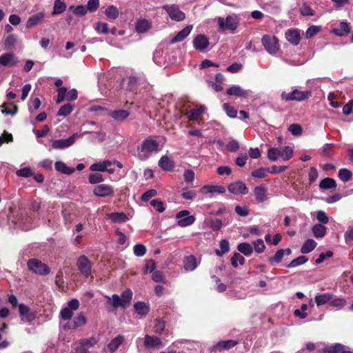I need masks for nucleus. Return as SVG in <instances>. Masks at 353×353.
<instances>
[{
	"mask_svg": "<svg viewBox=\"0 0 353 353\" xmlns=\"http://www.w3.org/2000/svg\"><path fill=\"white\" fill-rule=\"evenodd\" d=\"M201 191L205 194L214 192L223 194L225 192V189L223 186L221 185H204Z\"/></svg>",
	"mask_w": 353,
	"mask_h": 353,
	"instance_id": "c756f323",
	"label": "nucleus"
},
{
	"mask_svg": "<svg viewBox=\"0 0 353 353\" xmlns=\"http://www.w3.org/2000/svg\"><path fill=\"white\" fill-rule=\"evenodd\" d=\"M159 165L165 171H172L174 168V162L169 156H162L159 161Z\"/></svg>",
	"mask_w": 353,
	"mask_h": 353,
	"instance_id": "a211bd4d",
	"label": "nucleus"
},
{
	"mask_svg": "<svg viewBox=\"0 0 353 353\" xmlns=\"http://www.w3.org/2000/svg\"><path fill=\"white\" fill-rule=\"evenodd\" d=\"M34 172L30 167H25V168H21L16 172V174L18 176L26 177V178L32 176L34 175Z\"/></svg>",
	"mask_w": 353,
	"mask_h": 353,
	"instance_id": "09e8293b",
	"label": "nucleus"
},
{
	"mask_svg": "<svg viewBox=\"0 0 353 353\" xmlns=\"http://www.w3.org/2000/svg\"><path fill=\"white\" fill-rule=\"evenodd\" d=\"M124 341V336L119 335L117 337L112 339L110 343L108 345V348L111 353H114L117 349L123 343Z\"/></svg>",
	"mask_w": 353,
	"mask_h": 353,
	"instance_id": "cd10ccee",
	"label": "nucleus"
},
{
	"mask_svg": "<svg viewBox=\"0 0 353 353\" xmlns=\"http://www.w3.org/2000/svg\"><path fill=\"white\" fill-rule=\"evenodd\" d=\"M44 17L45 14L42 12H38L36 14L30 17L26 22V28H31L33 26L39 24L43 21Z\"/></svg>",
	"mask_w": 353,
	"mask_h": 353,
	"instance_id": "5701e85b",
	"label": "nucleus"
},
{
	"mask_svg": "<svg viewBox=\"0 0 353 353\" xmlns=\"http://www.w3.org/2000/svg\"><path fill=\"white\" fill-rule=\"evenodd\" d=\"M134 254L137 256H142L146 252L145 247L142 244H137L134 246Z\"/></svg>",
	"mask_w": 353,
	"mask_h": 353,
	"instance_id": "774afa93",
	"label": "nucleus"
},
{
	"mask_svg": "<svg viewBox=\"0 0 353 353\" xmlns=\"http://www.w3.org/2000/svg\"><path fill=\"white\" fill-rule=\"evenodd\" d=\"M299 12L303 16H313L314 12L313 10L307 4L303 3L299 8Z\"/></svg>",
	"mask_w": 353,
	"mask_h": 353,
	"instance_id": "bf43d9fd",
	"label": "nucleus"
},
{
	"mask_svg": "<svg viewBox=\"0 0 353 353\" xmlns=\"http://www.w3.org/2000/svg\"><path fill=\"white\" fill-rule=\"evenodd\" d=\"M227 94L230 96H236L239 97L247 98L248 97V93L247 91L243 90L239 85H233L229 88L227 91Z\"/></svg>",
	"mask_w": 353,
	"mask_h": 353,
	"instance_id": "4be33fe9",
	"label": "nucleus"
},
{
	"mask_svg": "<svg viewBox=\"0 0 353 353\" xmlns=\"http://www.w3.org/2000/svg\"><path fill=\"white\" fill-rule=\"evenodd\" d=\"M73 327H81L86 324L87 320L82 312H81L76 318L74 319Z\"/></svg>",
	"mask_w": 353,
	"mask_h": 353,
	"instance_id": "3c124183",
	"label": "nucleus"
},
{
	"mask_svg": "<svg viewBox=\"0 0 353 353\" xmlns=\"http://www.w3.org/2000/svg\"><path fill=\"white\" fill-rule=\"evenodd\" d=\"M223 110L225 111L227 115L230 118H236L237 116V110L232 106L228 103L223 105Z\"/></svg>",
	"mask_w": 353,
	"mask_h": 353,
	"instance_id": "864d4df0",
	"label": "nucleus"
},
{
	"mask_svg": "<svg viewBox=\"0 0 353 353\" xmlns=\"http://www.w3.org/2000/svg\"><path fill=\"white\" fill-rule=\"evenodd\" d=\"M347 303V301L344 298L337 297L332 294V299L330 305L332 307L342 308Z\"/></svg>",
	"mask_w": 353,
	"mask_h": 353,
	"instance_id": "ea45409f",
	"label": "nucleus"
},
{
	"mask_svg": "<svg viewBox=\"0 0 353 353\" xmlns=\"http://www.w3.org/2000/svg\"><path fill=\"white\" fill-rule=\"evenodd\" d=\"M238 250L243 254L244 255L248 256H250L253 252V248L250 244L248 243H241L238 245Z\"/></svg>",
	"mask_w": 353,
	"mask_h": 353,
	"instance_id": "a19ab883",
	"label": "nucleus"
},
{
	"mask_svg": "<svg viewBox=\"0 0 353 353\" xmlns=\"http://www.w3.org/2000/svg\"><path fill=\"white\" fill-rule=\"evenodd\" d=\"M326 228L321 224H316L312 228V232L315 238H323L326 233Z\"/></svg>",
	"mask_w": 353,
	"mask_h": 353,
	"instance_id": "f704fd0d",
	"label": "nucleus"
},
{
	"mask_svg": "<svg viewBox=\"0 0 353 353\" xmlns=\"http://www.w3.org/2000/svg\"><path fill=\"white\" fill-rule=\"evenodd\" d=\"M141 78L135 76H130L128 79V88L133 90L138 84L141 83Z\"/></svg>",
	"mask_w": 353,
	"mask_h": 353,
	"instance_id": "0e129e2a",
	"label": "nucleus"
},
{
	"mask_svg": "<svg viewBox=\"0 0 353 353\" xmlns=\"http://www.w3.org/2000/svg\"><path fill=\"white\" fill-rule=\"evenodd\" d=\"M343 350L344 346L341 343H336L325 348V352L327 353H341Z\"/></svg>",
	"mask_w": 353,
	"mask_h": 353,
	"instance_id": "603ef678",
	"label": "nucleus"
},
{
	"mask_svg": "<svg viewBox=\"0 0 353 353\" xmlns=\"http://www.w3.org/2000/svg\"><path fill=\"white\" fill-rule=\"evenodd\" d=\"M18 307L19 315L22 321L29 323L36 318L35 313L30 312L29 307L27 305L21 303L18 305Z\"/></svg>",
	"mask_w": 353,
	"mask_h": 353,
	"instance_id": "9d476101",
	"label": "nucleus"
},
{
	"mask_svg": "<svg viewBox=\"0 0 353 353\" xmlns=\"http://www.w3.org/2000/svg\"><path fill=\"white\" fill-rule=\"evenodd\" d=\"M194 48L196 50L203 51L209 46V41L205 34H198L193 40Z\"/></svg>",
	"mask_w": 353,
	"mask_h": 353,
	"instance_id": "4468645a",
	"label": "nucleus"
},
{
	"mask_svg": "<svg viewBox=\"0 0 353 353\" xmlns=\"http://www.w3.org/2000/svg\"><path fill=\"white\" fill-rule=\"evenodd\" d=\"M336 187V183L335 180L332 178H329V177L325 178L319 183V188L321 189L328 190V189L335 188Z\"/></svg>",
	"mask_w": 353,
	"mask_h": 353,
	"instance_id": "c9c22d12",
	"label": "nucleus"
},
{
	"mask_svg": "<svg viewBox=\"0 0 353 353\" xmlns=\"http://www.w3.org/2000/svg\"><path fill=\"white\" fill-rule=\"evenodd\" d=\"M77 267L78 270L85 277L89 276L92 273L91 262L85 255H81L77 259Z\"/></svg>",
	"mask_w": 353,
	"mask_h": 353,
	"instance_id": "0eeeda50",
	"label": "nucleus"
},
{
	"mask_svg": "<svg viewBox=\"0 0 353 353\" xmlns=\"http://www.w3.org/2000/svg\"><path fill=\"white\" fill-rule=\"evenodd\" d=\"M73 107L71 104L67 103L62 105L57 113V116L59 117H67L72 111Z\"/></svg>",
	"mask_w": 353,
	"mask_h": 353,
	"instance_id": "49530a36",
	"label": "nucleus"
},
{
	"mask_svg": "<svg viewBox=\"0 0 353 353\" xmlns=\"http://www.w3.org/2000/svg\"><path fill=\"white\" fill-rule=\"evenodd\" d=\"M254 194L259 203H263L267 199L266 189L263 186L255 187Z\"/></svg>",
	"mask_w": 353,
	"mask_h": 353,
	"instance_id": "c85d7f7f",
	"label": "nucleus"
},
{
	"mask_svg": "<svg viewBox=\"0 0 353 353\" xmlns=\"http://www.w3.org/2000/svg\"><path fill=\"white\" fill-rule=\"evenodd\" d=\"M316 243L311 239H307L301 248V252L303 254H307L312 252L316 247Z\"/></svg>",
	"mask_w": 353,
	"mask_h": 353,
	"instance_id": "58836bf2",
	"label": "nucleus"
},
{
	"mask_svg": "<svg viewBox=\"0 0 353 353\" xmlns=\"http://www.w3.org/2000/svg\"><path fill=\"white\" fill-rule=\"evenodd\" d=\"M108 115L111 117L114 121L117 122H121L130 115V112L124 110H118L109 111Z\"/></svg>",
	"mask_w": 353,
	"mask_h": 353,
	"instance_id": "6ab92c4d",
	"label": "nucleus"
},
{
	"mask_svg": "<svg viewBox=\"0 0 353 353\" xmlns=\"http://www.w3.org/2000/svg\"><path fill=\"white\" fill-rule=\"evenodd\" d=\"M162 344L161 339L155 336H145L144 345L148 348L158 347Z\"/></svg>",
	"mask_w": 353,
	"mask_h": 353,
	"instance_id": "aec40b11",
	"label": "nucleus"
},
{
	"mask_svg": "<svg viewBox=\"0 0 353 353\" xmlns=\"http://www.w3.org/2000/svg\"><path fill=\"white\" fill-rule=\"evenodd\" d=\"M54 166L57 171L65 174L70 175L72 174L75 170L74 168L67 166L64 163L61 161H57L54 164Z\"/></svg>",
	"mask_w": 353,
	"mask_h": 353,
	"instance_id": "7c9ffc66",
	"label": "nucleus"
},
{
	"mask_svg": "<svg viewBox=\"0 0 353 353\" xmlns=\"http://www.w3.org/2000/svg\"><path fill=\"white\" fill-rule=\"evenodd\" d=\"M351 31L350 27L346 22H341L339 26L337 28H334L332 32L335 35L339 37H343L349 34Z\"/></svg>",
	"mask_w": 353,
	"mask_h": 353,
	"instance_id": "b1692460",
	"label": "nucleus"
},
{
	"mask_svg": "<svg viewBox=\"0 0 353 353\" xmlns=\"http://www.w3.org/2000/svg\"><path fill=\"white\" fill-rule=\"evenodd\" d=\"M162 8L167 12L170 19L176 21H181L185 19V14L180 10L179 6L176 4L163 5Z\"/></svg>",
	"mask_w": 353,
	"mask_h": 353,
	"instance_id": "39448f33",
	"label": "nucleus"
},
{
	"mask_svg": "<svg viewBox=\"0 0 353 353\" xmlns=\"http://www.w3.org/2000/svg\"><path fill=\"white\" fill-rule=\"evenodd\" d=\"M112 163L113 162L110 160L97 162L90 165V170L93 172H105L107 167L112 166Z\"/></svg>",
	"mask_w": 353,
	"mask_h": 353,
	"instance_id": "412c9836",
	"label": "nucleus"
},
{
	"mask_svg": "<svg viewBox=\"0 0 353 353\" xmlns=\"http://www.w3.org/2000/svg\"><path fill=\"white\" fill-rule=\"evenodd\" d=\"M150 23L146 19H141L137 22L136 30L139 33L145 32L150 28Z\"/></svg>",
	"mask_w": 353,
	"mask_h": 353,
	"instance_id": "4c0bfd02",
	"label": "nucleus"
},
{
	"mask_svg": "<svg viewBox=\"0 0 353 353\" xmlns=\"http://www.w3.org/2000/svg\"><path fill=\"white\" fill-rule=\"evenodd\" d=\"M77 134H73L68 139L54 140L52 142V147L56 149H63L72 145L76 140Z\"/></svg>",
	"mask_w": 353,
	"mask_h": 353,
	"instance_id": "ddd939ff",
	"label": "nucleus"
},
{
	"mask_svg": "<svg viewBox=\"0 0 353 353\" xmlns=\"http://www.w3.org/2000/svg\"><path fill=\"white\" fill-rule=\"evenodd\" d=\"M135 312L140 316H146L150 312V306L148 304L143 301L137 302L134 305Z\"/></svg>",
	"mask_w": 353,
	"mask_h": 353,
	"instance_id": "393cba45",
	"label": "nucleus"
},
{
	"mask_svg": "<svg viewBox=\"0 0 353 353\" xmlns=\"http://www.w3.org/2000/svg\"><path fill=\"white\" fill-rule=\"evenodd\" d=\"M188 210H181L176 214V217L179 219L177 223L179 226H189L194 222V216H191Z\"/></svg>",
	"mask_w": 353,
	"mask_h": 353,
	"instance_id": "1a4fd4ad",
	"label": "nucleus"
},
{
	"mask_svg": "<svg viewBox=\"0 0 353 353\" xmlns=\"http://www.w3.org/2000/svg\"><path fill=\"white\" fill-rule=\"evenodd\" d=\"M114 190L110 185L101 184L94 187L93 194L99 197H105L112 195Z\"/></svg>",
	"mask_w": 353,
	"mask_h": 353,
	"instance_id": "9b49d317",
	"label": "nucleus"
},
{
	"mask_svg": "<svg viewBox=\"0 0 353 353\" xmlns=\"http://www.w3.org/2000/svg\"><path fill=\"white\" fill-rule=\"evenodd\" d=\"M99 7V0H89L86 8L90 12H95Z\"/></svg>",
	"mask_w": 353,
	"mask_h": 353,
	"instance_id": "338daca9",
	"label": "nucleus"
},
{
	"mask_svg": "<svg viewBox=\"0 0 353 353\" xmlns=\"http://www.w3.org/2000/svg\"><path fill=\"white\" fill-rule=\"evenodd\" d=\"M88 180L91 184H97L104 181L101 174H91L89 175Z\"/></svg>",
	"mask_w": 353,
	"mask_h": 353,
	"instance_id": "052dcab7",
	"label": "nucleus"
},
{
	"mask_svg": "<svg viewBox=\"0 0 353 353\" xmlns=\"http://www.w3.org/2000/svg\"><path fill=\"white\" fill-rule=\"evenodd\" d=\"M338 176L343 182L345 183L352 179V173L346 168H342L339 170Z\"/></svg>",
	"mask_w": 353,
	"mask_h": 353,
	"instance_id": "c03bdc74",
	"label": "nucleus"
},
{
	"mask_svg": "<svg viewBox=\"0 0 353 353\" xmlns=\"http://www.w3.org/2000/svg\"><path fill=\"white\" fill-rule=\"evenodd\" d=\"M17 63L18 59L13 53H5L0 56V65L5 67H12Z\"/></svg>",
	"mask_w": 353,
	"mask_h": 353,
	"instance_id": "2eb2a0df",
	"label": "nucleus"
},
{
	"mask_svg": "<svg viewBox=\"0 0 353 353\" xmlns=\"http://www.w3.org/2000/svg\"><path fill=\"white\" fill-rule=\"evenodd\" d=\"M85 348L89 350L90 347H93L97 344V340L94 337H90L89 339H84L80 342Z\"/></svg>",
	"mask_w": 353,
	"mask_h": 353,
	"instance_id": "e2e57ef3",
	"label": "nucleus"
},
{
	"mask_svg": "<svg viewBox=\"0 0 353 353\" xmlns=\"http://www.w3.org/2000/svg\"><path fill=\"white\" fill-rule=\"evenodd\" d=\"M221 250H216V254L218 256H222L223 254L226 253L229 251V242L227 240H222L220 242Z\"/></svg>",
	"mask_w": 353,
	"mask_h": 353,
	"instance_id": "13d9d810",
	"label": "nucleus"
},
{
	"mask_svg": "<svg viewBox=\"0 0 353 353\" xmlns=\"http://www.w3.org/2000/svg\"><path fill=\"white\" fill-rule=\"evenodd\" d=\"M231 263L234 268H236L238 263L240 265H243L245 263V258L239 253H234L231 259Z\"/></svg>",
	"mask_w": 353,
	"mask_h": 353,
	"instance_id": "5fc2aeb1",
	"label": "nucleus"
},
{
	"mask_svg": "<svg viewBox=\"0 0 353 353\" xmlns=\"http://www.w3.org/2000/svg\"><path fill=\"white\" fill-rule=\"evenodd\" d=\"M332 299V293H324V294H318L314 297V302L318 306L330 303V301Z\"/></svg>",
	"mask_w": 353,
	"mask_h": 353,
	"instance_id": "bb28decb",
	"label": "nucleus"
},
{
	"mask_svg": "<svg viewBox=\"0 0 353 353\" xmlns=\"http://www.w3.org/2000/svg\"><path fill=\"white\" fill-rule=\"evenodd\" d=\"M105 14L109 19H116L119 17V10L114 6L111 5L107 7Z\"/></svg>",
	"mask_w": 353,
	"mask_h": 353,
	"instance_id": "37998d69",
	"label": "nucleus"
},
{
	"mask_svg": "<svg viewBox=\"0 0 353 353\" xmlns=\"http://www.w3.org/2000/svg\"><path fill=\"white\" fill-rule=\"evenodd\" d=\"M69 10H72L74 14L80 17L84 16L88 12L86 6L83 5L78 6L77 7L72 6L69 8Z\"/></svg>",
	"mask_w": 353,
	"mask_h": 353,
	"instance_id": "8fccbe9b",
	"label": "nucleus"
},
{
	"mask_svg": "<svg viewBox=\"0 0 353 353\" xmlns=\"http://www.w3.org/2000/svg\"><path fill=\"white\" fill-rule=\"evenodd\" d=\"M197 266L196 259L192 255L187 256L184 260V268L186 270L192 271Z\"/></svg>",
	"mask_w": 353,
	"mask_h": 353,
	"instance_id": "473e14b6",
	"label": "nucleus"
},
{
	"mask_svg": "<svg viewBox=\"0 0 353 353\" xmlns=\"http://www.w3.org/2000/svg\"><path fill=\"white\" fill-rule=\"evenodd\" d=\"M311 96L310 91H301L298 89H294L292 92L287 93L283 92L281 93V99L284 101H303L308 99Z\"/></svg>",
	"mask_w": 353,
	"mask_h": 353,
	"instance_id": "20e7f679",
	"label": "nucleus"
},
{
	"mask_svg": "<svg viewBox=\"0 0 353 353\" xmlns=\"http://www.w3.org/2000/svg\"><path fill=\"white\" fill-rule=\"evenodd\" d=\"M73 316V312L68 307L62 309L60 312V317L65 321L70 320Z\"/></svg>",
	"mask_w": 353,
	"mask_h": 353,
	"instance_id": "69168bd1",
	"label": "nucleus"
},
{
	"mask_svg": "<svg viewBox=\"0 0 353 353\" xmlns=\"http://www.w3.org/2000/svg\"><path fill=\"white\" fill-rule=\"evenodd\" d=\"M240 19L235 14L228 15L225 19L221 17L217 18L218 26L221 31L230 30L231 32L234 33L236 31Z\"/></svg>",
	"mask_w": 353,
	"mask_h": 353,
	"instance_id": "7ed1b4c3",
	"label": "nucleus"
},
{
	"mask_svg": "<svg viewBox=\"0 0 353 353\" xmlns=\"http://www.w3.org/2000/svg\"><path fill=\"white\" fill-rule=\"evenodd\" d=\"M192 28V25H188L185 27L170 41V43L173 44L183 41L190 34Z\"/></svg>",
	"mask_w": 353,
	"mask_h": 353,
	"instance_id": "dca6fc26",
	"label": "nucleus"
},
{
	"mask_svg": "<svg viewBox=\"0 0 353 353\" xmlns=\"http://www.w3.org/2000/svg\"><path fill=\"white\" fill-rule=\"evenodd\" d=\"M237 344V342L234 340L221 341H219L216 345L214 346L215 350H228Z\"/></svg>",
	"mask_w": 353,
	"mask_h": 353,
	"instance_id": "2f4dec72",
	"label": "nucleus"
},
{
	"mask_svg": "<svg viewBox=\"0 0 353 353\" xmlns=\"http://www.w3.org/2000/svg\"><path fill=\"white\" fill-rule=\"evenodd\" d=\"M288 130L294 136H299L303 132V129L299 124L292 123L289 128Z\"/></svg>",
	"mask_w": 353,
	"mask_h": 353,
	"instance_id": "6e6d98bb",
	"label": "nucleus"
},
{
	"mask_svg": "<svg viewBox=\"0 0 353 353\" xmlns=\"http://www.w3.org/2000/svg\"><path fill=\"white\" fill-rule=\"evenodd\" d=\"M226 150L230 152H236L239 149V144L237 141L232 140L225 145Z\"/></svg>",
	"mask_w": 353,
	"mask_h": 353,
	"instance_id": "4d7b16f0",
	"label": "nucleus"
},
{
	"mask_svg": "<svg viewBox=\"0 0 353 353\" xmlns=\"http://www.w3.org/2000/svg\"><path fill=\"white\" fill-rule=\"evenodd\" d=\"M108 218L114 223H124L128 220L126 214L123 212H113L109 214Z\"/></svg>",
	"mask_w": 353,
	"mask_h": 353,
	"instance_id": "72a5a7b5",
	"label": "nucleus"
},
{
	"mask_svg": "<svg viewBox=\"0 0 353 353\" xmlns=\"http://www.w3.org/2000/svg\"><path fill=\"white\" fill-rule=\"evenodd\" d=\"M66 9L65 3L61 0H55L52 14H59L63 13Z\"/></svg>",
	"mask_w": 353,
	"mask_h": 353,
	"instance_id": "79ce46f5",
	"label": "nucleus"
},
{
	"mask_svg": "<svg viewBox=\"0 0 353 353\" xmlns=\"http://www.w3.org/2000/svg\"><path fill=\"white\" fill-rule=\"evenodd\" d=\"M286 39L292 45L297 46L301 40L299 32L296 29H290L285 32Z\"/></svg>",
	"mask_w": 353,
	"mask_h": 353,
	"instance_id": "f3484780",
	"label": "nucleus"
},
{
	"mask_svg": "<svg viewBox=\"0 0 353 353\" xmlns=\"http://www.w3.org/2000/svg\"><path fill=\"white\" fill-rule=\"evenodd\" d=\"M133 293L130 289H126L124 290L121 296L118 294H113L112 296L105 295V298L107 299V305L110 306V308L108 307L109 312H114L118 308L125 309L131 303L132 300Z\"/></svg>",
	"mask_w": 353,
	"mask_h": 353,
	"instance_id": "f257e3e1",
	"label": "nucleus"
},
{
	"mask_svg": "<svg viewBox=\"0 0 353 353\" xmlns=\"http://www.w3.org/2000/svg\"><path fill=\"white\" fill-rule=\"evenodd\" d=\"M283 256H284V250L280 249V250H277V252L275 253V254L273 256H272L269 259V261L270 263H273V262L279 263L281 261Z\"/></svg>",
	"mask_w": 353,
	"mask_h": 353,
	"instance_id": "680f3d73",
	"label": "nucleus"
},
{
	"mask_svg": "<svg viewBox=\"0 0 353 353\" xmlns=\"http://www.w3.org/2000/svg\"><path fill=\"white\" fill-rule=\"evenodd\" d=\"M308 259L305 256H300L296 259H293L289 264L286 265L288 268L297 267L300 265L304 264L307 261Z\"/></svg>",
	"mask_w": 353,
	"mask_h": 353,
	"instance_id": "de8ad7c7",
	"label": "nucleus"
},
{
	"mask_svg": "<svg viewBox=\"0 0 353 353\" xmlns=\"http://www.w3.org/2000/svg\"><path fill=\"white\" fill-rule=\"evenodd\" d=\"M165 143L163 137L148 138L145 139L141 148V152L146 153H157L161 150Z\"/></svg>",
	"mask_w": 353,
	"mask_h": 353,
	"instance_id": "f03ea898",
	"label": "nucleus"
},
{
	"mask_svg": "<svg viewBox=\"0 0 353 353\" xmlns=\"http://www.w3.org/2000/svg\"><path fill=\"white\" fill-rule=\"evenodd\" d=\"M2 113L6 115L11 114L14 115L17 113L18 108L17 105L10 103H3L1 105Z\"/></svg>",
	"mask_w": 353,
	"mask_h": 353,
	"instance_id": "e433bc0d",
	"label": "nucleus"
},
{
	"mask_svg": "<svg viewBox=\"0 0 353 353\" xmlns=\"http://www.w3.org/2000/svg\"><path fill=\"white\" fill-rule=\"evenodd\" d=\"M261 42L270 54H275L279 50V41L275 37L265 34L262 37Z\"/></svg>",
	"mask_w": 353,
	"mask_h": 353,
	"instance_id": "6e6552de",
	"label": "nucleus"
},
{
	"mask_svg": "<svg viewBox=\"0 0 353 353\" xmlns=\"http://www.w3.org/2000/svg\"><path fill=\"white\" fill-rule=\"evenodd\" d=\"M228 189L230 192L234 194H246L248 192L246 185L241 181L230 183Z\"/></svg>",
	"mask_w": 353,
	"mask_h": 353,
	"instance_id": "f8f14e48",
	"label": "nucleus"
},
{
	"mask_svg": "<svg viewBox=\"0 0 353 353\" xmlns=\"http://www.w3.org/2000/svg\"><path fill=\"white\" fill-rule=\"evenodd\" d=\"M293 150L289 146H285L283 152L275 148H269L267 154H292Z\"/></svg>",
	"mask_w": 353,
	"mask_h": 353,
	"instance_id": "a18cd8bd",
	"label": "nucleus"
},
{
	"mask_svg": "<svg viewBox=\"0 0 353 353\" xmlns=\"http://www.w3.org/2000/svg\"><path fill=\"white\" fill-rule=\"evenodd\" d=\"M27 265L29 270L37 274L44 275L50 272V269L47 265L42 263L39 259H31L28 261Z\"/></svg>",
	"mask_w": 353,
	"mask_h": 353,
	"instance_id": "423d86ee",
	"label": "nucleus"
},
{
	"mask_svg": "<svg viewBox=\"0 0 353 353\" xmlns=\"http://www.w3.org/2000/svg\"><path fill=\"white\" fill-rule=\"evenodd\" d=\"M205 110V108L203 105H201L199 108L187 111L185 113V115L189 120L195 121L197 120L198 118L204 112Z\"/></svg>",
	"mask_w": 353,
	"mask_h": 353,
	"instance_id": "a878e982",
	"label": "nucleus"
}]
</instances>
